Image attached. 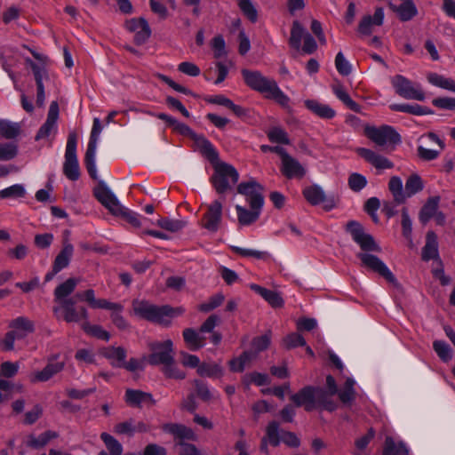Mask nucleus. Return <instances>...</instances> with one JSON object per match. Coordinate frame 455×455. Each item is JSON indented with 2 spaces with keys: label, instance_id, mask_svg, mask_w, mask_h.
Segmentation results:
<instances>
[{
  "label": "nucleus",
  "instance_id": "obj_1",
  "mask_svg": "<svg viewBox=\"0 0 455 455\" xmlns=\"http://www.w3.org/2000/svg\"><path fill=\"white\" fill-rule=\"evenodd\" d=\"M347 230L362 250L356 254V257L361 260V266L379 275L388 283L396 286L398 284L397 280L387 266L379 257L371 253L381 251L380 246L375 242L373 236L366 233L362 225L355 220L347 224Z\"/></svg>",
  "mask_w": 455,
  "mask_h": 455
},
{
  "label": "nucleus",
  "instance_id": "obj_2",
  "mask_svg": "<svg viewBox=\"0 0 455 455\" xmlns=\"http://www.w3.org/2000/svg\"><path fill=\"white\" fill-rule=\"evenodd\" d=\"M263 187L251 179L247 182H242L237 186V193L245 197L251 210L241 205H235L238 223L241 226H249L256 222L264 205Z\"/></svg>",
  "mask_w": 455,
  "mask_h": 455
},
{
  "label": "nucleus",
  "instance_id": "obj_3",
  "mask_svg": "<svg viewBox=\"0 0 455 455\" xmlns=\"http://www.w3.org/2000/svg\"><path fill=\"white\" fill-rule=\"evenodd\" d=\"M241 74L245 84L251 90L264 94L267 99L273 100L283 107L288 106L289 97L282 92L274 79L257 70L243 69Z\"/></svg>",
  "mask_w": 455,
  "mask_h": 455
},
{
  "label": "nucleus",
  "instance_id": "obj_4",
  "mask_svg": "<svg viewBox=\"0 0 455 455\" xmlns=\"http://www.w3.org/2000/svg\"><path fill=\"white\" fill-rule=\"evenodd\" d=\"M132 308L136 315L163 325H169L174 316L182 314L184 311L180 307H159L140 299L132 301Z\"/></svg>",
  "mask_w": 455,
  "mask_h": 455
},
{
  "label": "nucleus",
  "instance_id": "obj_5",
  "mask_svg": "<svg viewBox=\"0 0 455 455\" xmlns=\"http://www.w3.org/2000/svg\"><path fill=\"white\" fill-rule=\"evenodd\" d=\"M239 173L236 169L227 163L220 162L214 165L211 182L219 194H224L237 183Z\"/></svg>",
  "mask_w": 455,
  "mask_h": 455
},
{
  "label": "nucleus",
  "instance_id": "obj_6",
  "mask_svg": "<svg viewBox=\"0 0 455 455\" xmlns=\"http://www.w3.org/2000/svg\"><path fill=\"white\" fill-rule=\"evenodd\" d=\"M77 134L76 132H70L68 137L65 161L63 164V173L69 180L76 181L79 180L81 172L76 156Z\"/></svg>",
  "mask_w": 455,
  "mask_h": 455
},
{
  "label": "nucleus",
  "instance_id": "obj_7",
  "mask_svg": "<svg viewBox=\"0 0 455 455\" xmlns=\"http://www.w3.org/2000/svg\"><path fill=\"white\" fill-rule=\"evenodd\" d=\"M52 311L58 319L62 318L67 323L88 320L87 309L84 307H76V301L73 298L58 303L53 307Z\"/></svg>",
  "mask_w": 455,
  "mask_h": 455
},
{
  "label": "nucleus",
  "instance_id": "obj_8",
  "mask_svg": "<svg viewBox=\"0 0 455 455\" xmlns=\"http://www.w3.org/2000/svg\"><path fill=\"white\" fill-rule=\"evenodd\" d=\"M102 131L100 120L98 117L93 119V124L90 135V140L87 146V150L84 156V164L90 177L93 180L98 179V172L96 167V150L100 134Z\"/></svg>",
  "mask_w": 455,
  "mask_h": 455
},
{
  "label": "nucleus",
  "instance_id": "obj_9",
  "mask_svg": "<svg viewBox=\"0 0 455 455\" xmlns=\"http://www.w3.org/2000/svg\"><path fill=\"white\" fill-rule=\"evenodd\" d=\"M391 84L395 92L407 100H415L422 101L425 100V93L419 84H413L411 81L401 75H396L391 78Z\"/></svg>",
  "mask_w": 455,
  "mask_h": 455
},
{
  "label": "nucleus",
  "instance_id": "obj_10",
  "mask_svg": "<svg viewBox=\"0 0 455 455\" xmlns=\"http://www.w3.org/2000/svg\"><path fill=\"white\" fill-rule=\"evenodd\" d=\"M364 132L366 136L378 146L398 144L401 142L400 135L389 125H383L379 128L367 126Z\"/></svg>",
  "mask_w": 455,
  "mask_h": 455
},
{
  "label": "nucleus",
  "instance_id": "obj_11",
  "mask_svg": "<svg viewBox=\"0 0 455 455\" xmlns=\"http://www.w3.org/2000/svg\"><path fill=\"white\" fill-rule=\"evenodd\" d=\"M152 353L149 355L148 361L152 365L173 363V344L171 339L163 342H153L149 345Z\"/></svg>",
  "mask_w": 455,
  "mask_h": 455
},
{
  "label": "nucleus",
  "instance_id": "obj_12",
  "mask_svg": "<svg viewBox=\"0 0 455 455\" xmlns=\"http://www.w3.org/2000/svg\"><path fill=\"white\" fill-rule=\"evenodd\" d=\"M93 194L98 201L113 214L120 212L123 205H121L115 194L104 181L100 180L98 183L97 187L94 188Z\"/></svg>",
  "mask_w": 455,
  "mask_h": 455
},
{
  "label": "nucleus",
  "instance_id": "obj_13",
  "mask_svg": "<svg viewBox=\"0 0 455 455\" xmlns=\"http://www.w3.org/2000/svg\"><path fill=\"white\" fill-rule=\"evenodd\" d=\"M59 104L57 101H52L49 107L47 118L39 128L35 140H41L49 138L52 134L57 132V121L59 118Z\"/></svg>",
  "mask_w": 455,
  "mask_h": 455
},
{
  "label": "nucleus",
  "instance_id": "obj_14",
  "mask_svg": "<svg viewBox=\"0 0 455 455\" xmlns=\"http://www.w3.org/2000/svg\"><path fill=\"white\" fill-rule=\"evenodd\" d=\"M305 199L312 205L323 204V208L330 211L335 207V202L332 198H328L323 189L318 185L306 187L302 192Z\"/></svg>",
  "mask_w": 455,
  "mask_h": 455
},
{
  "label": "nucleus",
  "instance_id": "obj_15",
  "mask_svg": "<svg viewBox=\"0 0 455 455\" xmlns=\"http://www.w3.org/2000/svg\"><path fill=\"white\" fill-rule=\"evenodd\" d=\"M56 355L48 360L45 367L41 371H36L29 374L28 379L32 384L46 382L53 376L60 372L65 366L64 362L55 361Z\"/></svg>",
  "mask_w": 455,
  "mask_h": 455
},
{
  "label": "nucleus",
  "instance_id": "obj_16",
  "mask_svg": "<svg viewBox=\"0 0 455 455\" xmlns=\"http://www.w3.org/2000/svg\"><path fill=\"white\" fill-rule=\"evenodd\" d=\"M281 172L289 180H300L306 175L307 171L296 158L287 154L281 160Z\"/></svg>",
  "mask_w": 455,
  "mask_h": 455
},
{
  "label": "nucleus",
  "instance_id": "obj_17",
  "mask_svg": "<svg viewBox=\"0 0 455 455\" xmlns=\"http://www.w3.org/2000/svg\"><path fill=\"white\" fill-rule=\"evenodd\" d=\"M315 387L307 386L291 395V400L297 407H304L307 411L315 409Z\"/></svg>",
  "mask_w": 455,
  "mask_h": 455
},
{
  "label": "nucleus",
  "instance_id": "obj_18",
  "mask_svg": "<svg viewBox=\"0 0 455 455\" xmlns=\"http://www.w3.org/2000/svg\"><path fill=\"white\" fill-rule=\"evenodd\" d=\"M222 216V204L219 201L212 202L207 212L204 216L203 227L211 232H216L219 228Z\"/></svg>",
  "mask_w": 455,
  "mask_h": 455
},
{
  "label": "nucleus",
  "instance_id": "obj_19",
  "mask_svg": "<svg viewBox=\"0 0 455 455\" xmlns=\"http://www.w3.org/2000/svg\"><path fill=\"white\" fill-rule=\"evenodd\" d=\"M384 10L378 7L373 16L365 15L362 18L358 25V32L363 36H369L372 33L373 26H381L384 21Z\"/></svg>",
  "mask_w": 455,
  "mask_h": 455
},
{
  "label": "nucleus",
  "instance_id": "obj_20",
  "mask_svg": "<svg viewBox=\"0 0 455 455\" xmlns=\"http://www.w3.org/2000/svg\"><path fill=\"white\" fill-rule=\"evenodd\" d=\"M125 403L132 407H141L143 404L154 405L156 403L150 393L137 389H126Z\"/></svg>",
  "mask_w": 455,
  "mask_h": 455
},
{
  "label": "nucleus",
  "instance_id": "obj_21",
  "mask_svg": "<svg viewBox=\"0 0 455 455\" xmlns=\"http://www.w3.org/2000/svg\"><path fill=\"white\" fill-rule=\"evenodd\" d=\"M9 327L18 339L26 338L35 331L34 323L25 316H19L12 320Z\"/></svg>",
  "mask_w": 455,
  "mask_h": 455
},
{
  "label": "nucleus",
  "instance_id": "obj_22",
  "mask_svg": "<svg viewBox=\"0 0 455 455\" xmlns=\"http://www.w3.org/2000/svg\"><path fill=\"white\" fill-rule=\"evenodd\" d=\"M356 152L377 169L383 170L394 167V164L390 160L383 156L376 154L371 149L359 148L356 149Z\"/></svg>",
  "mask_w": 455,
  "mask_h": 455
},
{
  "label": "nucleus",
  "instance_id": "obj_23",
  "mask_svg": "<svg viewBox=\"0 0 455 455\" xmlns=\"http://www.w3.org/2000/svg\"><path fill=\"white\" fill-rule=\"evenodd\" d=\"M73 253L74 246L68 242V239H65L63 241L60 251L58 253L53 261L54 273H59L60 270L69 265Z\"/></svg>",
  "mask_w": 455,
  "mask_h": 455
},
{
  "label": "nucleus",
  "instance_id": "obj_24",
  "mask_svg": "<svg viewBox=\"0 0 455 455\" xmlns=\"http://www.w3.org/2000/svg\"><path fill=\"white\" fill-rule=\"evenodd\" d=\"M421 258L424 261L439 259L437 236L435 232L428 231L426 236V244L422 248Z\"/></svg>",
  "mask_w": 455,
  "mask_h": 455
},
{
  "label": "nucleus",
  "instance_id": "obj_25",
  "mask_svg": "<svg viewBox=\"0 0 455 455\" xmlns=\"http://www.w3.org/2000/svg\"><path fill=\"white\" fill-rule=\"evenodd\" d=\"M315 409L326 410L328 411H333L337 408V403L332 400L333 394L321 388L315 387Z\"/></svg>",
  "mask_w": 455,
  "mask_h": 455
},
{
  "label": "nucleus",
  "instance_id": "obj_26",
  "mask_svg": "<svg viewBox=\"0 0 455 455\" xmlns=\"http://www.w3.org/2000/svg\"><path fill=\"white\" fill-rule=\"evenodd\" d=\"M305 106L315 115L321 118L331 119L335 116L336 112L329 105L322 103L315 100H307Z\"/></svg>",
  "mask_w": 455,
  "mask_h": 455
},
{
  "label": "nucleus",
  "instance_id": "obj_27",
  "mask_svg": "<svg viewBox=\"0 0 455 455\" xmlns=\"http://www.w3.org/2000/svg\"><path fill=\"white\" fill-rule=\"evenodd\" d=\"M102 355L113 367L122 368L126 358V350L122 347H109L102 351Z\"/></svg>",
  "mask_w": 455,
  "mask_h": 455
},
{
  "label": "nucleus",
  "instance_id": "obj_28",
  "mask_svg": "<svg viewBox=\"0 0 455 455\" xmlns=\"http://www.w3.org/2000/svg\"><path fill=\"white\" fill-rule=\"evenodd\" d=\"M77 283V279L68 278L64 283L58 285L54 290L55 303H61V301L68 299L69 298H68V296L75 291Z\"/></svg>",
  "mask_w": 455,
  "mask_h": 455
},
{
  "label": "nucleus",
  "instance_id": "obj_29",
  "mask_svg": "<svg viewBox=\"0 0 455 455\" xmlns=\"http://www.w3.org/2000/svg\"><path fill=\"white\" fill-rule=\"evenodd\" d=\"M163 430L166 433L173 435L180 439L194 440L196 435L194 431L181 424L169 423L163 427Z\"/></svg>",
  "mask_w": 455,
  "mask_h": 455
},
{
  "label": "nucleus",
  "instance_id": "obj_30",
  "mask_svg": "<svg viewBox=\"0 0 455 455\" xmlns=\"http://www.w3.org/2000/svg\"><path fill=\"white\" fill-rule=\"evenodd\" d=\"M32 54L36 59L40 60L42 63L36 64L29 59H28L26 61L32 68L36 85H39V84L44 85L43 80L44 78H47V76H48L45 67H44V60H46V58L44 56H41L39 53H37L36 52H32Z\"/></svg>",
  "mask_w": 455,
  "mask_h": 455
},
{
  "label": "nucleus",
  "instance_id": "obj_31",
  "mask_svg": "<svg viewBox=\"0 0 455 455\" xmlns=\"http://www.w3.org/2000/svg\"><path fill=\"white\" fill-rule=\"evenodd\" d=\"M439 202V196H432L427 199L419 214V219L422 224L427 223L434 217L438 211Z\"/></svg>",
  "mask_w": 455,
  "mask_h": 455
},
{
  "label": "nucleus",
  "instance_id": "obj_32",
  "mask_svg": "<svg viewBox=\"0 0 455 455\" xmlns=\"http://www.w3.org/2000/svg\"><path fill=\"white\" fill-rule=\"evenodd\" d=\"M251 288L266 299L272 307H281L283 305V299L279 292L266 289L258 284H252Z\"/></svg>",
  "mask_w": 455,
  "mask_h": 455
},
{
  "label": "nucleus",
  "instance_id": "obj_33",
  "mask_svg": "<svg viewBox=\"0 0 455 455\" xmlns=\"http://www.w3.org/2000/svg\"><path fill=\"white\" fill-rule=\"evenodd\" d=\"M388 189L392 194L395 204H401L405 202L404 188L403 186V180L400 177L393 176L390 178L388 182Z\"/></svg>",
  "mask_w": 455,
  "mask_h": 455
},
{
  "label": "nucleus",
  "instance_id": "obj_34",
  "mask_svg": "<svg viewBox=\"0 0 455 455\" xmlns=\"http://www.w3.org/2000/svg\"><path fill=\"white\" fill-rule=\"evenodd\" d=\"M427 79L434 86L455 92V81L435 72L428 73Z\"/></svg>",
  "mask_w": 455,
  "mask_h": 455
},
{
  "label": "nucleus",
  "instance_id": "obj_35",
  "mask_svg": "<svg viewBox=\"0 0 455 455\" xmlns=\"http://www.w3.org/2000/svg\"><path fill=\"white\" fill-rule=\"evenodd\" d=\"M183 338L190 350L196 351L204 346V337L201 336L192 328L183 331Z\"/></svg>",
  "mask_w": 455,
  "mask_h": 455
},
{
  "label": "nucleus",
  "instance_id": "obj_36",
  "mask_svg": "<svg viewBox=\"0 0 455 455\" xmlns=\"http://www.w3.org/2000/svg\"><path fill=\"white\" fill-rule=\"evenodd\" d=\"M196 372L201 377H207L212 379H220L224 374V371L221 365L216 363H203L197 368Z\"/></svg>",
  "mask_w": 455,
  "mask_h": 455
},
{
  "label": "nucleus",
  "instance_id": "obj_37",
  "mask_svg": "<svg viewBox=\"0 0 455 455\" xmlns=\"http://www.w3.org/2000/svg\"><path fill=\"white\" fill-rule=\"evenodd\" d=\"M390 108L394 111L408 113L415 116H424L433 113L431 109L419 104H392Z\"/></svg>",
  "mask_w": 455,
  "mask_h": 455
},
{
  "label": "nucleus",
  "instance_id": "obj_38",
  "mask_svg": "<svg viewBox=\"0 0 455 455\" xmlns=\"http://www.w3.org/2000/svg\"><path fill=\"white\" fill-rule=\"evenodd\" d=\"M192 140L196 142L202 153L207 156L211 161L218 158V153L212 144L203 135L195 133Z\"/></svg>",
  "mask_w": 455,
  "mask_h": 455
},
{
  "label": "nucleus",
  "instance_id": "obj_39",
  "mask_svg": "<svg viewBox=\"0 0 455 455\" xmlns=\"http://www.w3.org/2000/svg\"><path fill=\"white\" fill-rule=\"evenodd\" d=\"M302 25L298 21L294 20L291 29V36L289 38V44L293 49L299 51L301 47V40L304 39L307 34Z\"/></svg>",
  "mask_w": 455,
  "mask_h": 455
},
{
  "label": "nucleus",
  "instance_id": "obj_40",
  "mask_svg": "<svg viewBox=\"0 0 455 455\" xmlns=\"http://www.w3.org/2000/svg\"><path fill=\"white\" fill-rule=\"evenodd\" d=\"M57 437L58 434L51 430L45 431L38 436L30 435L28 438L27 445L34 449H39L45 446L51 440Z\"/></svg>",
  "mask_w": 455,
  "mask_h": 455
},
{
  "label": "nucleus",
  "instance_id": "obj_41",
  "mask_svg": "<svg viewBox=\"0 0 455 455\" xmlns=\"http://www.w3.org/2000/svg\"><path fill=\"white\" fill-rule=\"evenodd\" d=\"M424 188V182L418 174H411L405 181L404 194L405 200L417 193L422 191Z\"/></svg>",
  "mask_w": 455,
  "mask_h": 455
},
{
  "label": "nucleus",
  "instance_id": "obj_42",
  "mask_svg": "<svg viewBox=\"0 0 455 455\" xmlns=\"http://www.w3.org/2000/svg\"><path fill=\"white\" fill-rule=\"evenodd\" d=\"M402 21H408L418 13L417 8L411 0H406L398 7L394 8Z\"/></svg>",
  "mask_w": 455,
  "mask_h": 455
},
{
  "label": "nucleus",
  "instance_id": "obj_43",
  "mask_svg": "<svg viewBox=\"0 0 455 455\" xmlns=\"http://www.w3.org/2000/svg\"><path fill=\"white\" fill-rule=\"evenodd\" d=\"M355 382L352 378H347L344 387L338 392L339 400L345 404H350L355 398L354 388Z\"/></svg>",
  "mask_w": 455,
  "mask_h": 455
},
{
  "label": "nucleus",
  "instance_id": "obj_44",
  "mask_svg": "<svg viewBox=\"0 0 455 455\" xmlns=\"http://www.w3.org/2000/svg\"><path fill=\"white\" fill-rule=\"evenodd\" d=\"M20 132V126L18 123L9 120H0V134L2 137L11 140L16 138Z\"/></svg>",
  "mask_w": 455,
  "mask_h": 455
},
{
  "label": "nucleus",
  "instance_id": "obj_45",
  "mask_svg": "<svg viewBox=\"0 0 455 455\" xmlns=\"http://www.w3.org/2000/svg\"><path fill=\"white\" fill-rule=\"evenodd\" d=\"M409 451L403 443H395L392 437L387 436L385 441L383 455H408Z\"/></svg>",
  "mask_w": 455,
  "mask_h": 455
},
{
  "label": "nucleus",
  "instance_id": "obj_46",
  "mask_svg": "<svg viewBox=\"0 0 455 455\" xmlns=\"http://www.w3.org/2000/svg\"><path fill=\"white\" fill-rule=\"evenodd\" d=\"M333 92L336 97L341 100L349 109L355 112H360L361 107L355 101H354L346 90L341 85H337L333 87Z\"/></svg>",
  "mask_w": 455,
  "mask_h": 455
},
{
  "label": "nucleus",
  "instance_id": "obj_47",
  "mask_svg": "<svg viewBox=\"0 0 455 455\" xmlns=\"http://www.w3.org/2000/svg\"><path fill=\"white\" fill-rule=\"evenodd\" d=\"M282 432L279 424L276 421H271L267 427L266 436L264 437L267 438L269 444L278 446L282 441Z\"/></svg>",
  "mask_w": 455,
  "mask_h": 455
},
{
  "label": "nucleus",
  "instance_id": "obj_48",
  "mask_svg": "<svg viewBox=\"0 0 455 455\" xmlns=\"http://www.w3.org/2000/svg\"><path fill=\"white\" fill-rule=\"evenodd\" d=\"M268 140L273 143L289 145L291 143L288 133L281 127L275 126L267 132Z\"/></svg>",
  "mask_w": 455,
  "mask_h": 455
},
{
  "label": "nucleus",
  "instance_id": "obj_49",
  "mask_svg": "<svg viewBox=\"0 0 455 455\" xmlns=\"http://www.w3.org/2000/svg\"><path fill=\"white\" fill-rule=\"evenodd\" d=\"M433 348L443 362L447 363L451 359L452 350L445 341L435 340L433 342Z\"/></svg>",
  "mask_w": 455,
  "mask_h": 455
},
{
  "label": "nucleus",
  "instance_id": "obj_50",
  "mask_svg": "<svg viewBox=\"0 0 455 455\" xmlns=\"http://www.w3.org/2000/svg\"><path fill=\"white\" fill-rule=\"evenodd\" d=\"M100 438L111 455H122L123 446L115 437L108 433H102Z\"/></svg>",
  "mask_w": 455,
  "mask_h": 455
},
{
  "label": "nucleus",
  "instance_id": "obj_51",
  "mask_svg": "<svg viewBox=\"0 0 455 455\" xmlns=\"http://www.w3.org/2000/svg\"><path fill=\"white\" fill-rule=\"evenodd\" d=\"M82 328L84 329V331L86 333H88L93 337H96L98 339H100L103 340H108L110 338V335L108 331L103 330L99 325H91L89 323L88 320H86L85 322H83Z\"/></svg>",
  "mask_w": 455,
  "mask_h": 455
},
{
  "label": "nucleus",
  "instance_id": "obj_52",
  "mask_svg": "<svg viewBox=\"0 0 455 455\" xmlns=\"http://www.w3.org/2000/svg\"><path fill=\"white\" fill-rule=\"evenodd\" d=\"M157 225L165 230L178 232L185 227V222L179 220L162 218L157 220Z\"/></svg>",
  "mask_w": 455,
  "mask_h": 455
},
{
  "label": "nucleus",
  "instance_id": "obj_53",
  "mask_svg": "<svg viewBox=\"0 0 455 455\" xmlns=\"http://www.w3.org/2000/svg\"><path fill=\"white\" fill-rule=\"evenodd\" d=\"M115 215L122 216L127 222L135 228H140L142 225L141 216L124 206L121 207L120 212H117Z\"/></svg>",
  "mask_w": 455,
  "mask_h": 455
},
{
  "label": "nucleus",
  "instance_id": "obj_54",
  "mask_svg": "<svg viewBox=\"0 0 455 455\" xmlns=\"http://www.w3.org/2000/svg\"><path fill=\"white\" fill-rule=\"evenodd\" d=\"M239 8L243 13L251 21L256 22L258 20V12L251 0H239Z\"/></svg>",
  "mask_w": 455,
  "mask_h": 455
},
{
  "label": "nucleus",
  "instance_id": "obj_55",
  "mask_svg": "<svg viewBox=\"0 0 455 455\" xmlns=\"http://www.w3.org/2000/svg\"><path fill=\"white\" fill-rule=\"evenodd\" d=\"M224 299L223 294L217 293L212 296L206 302L200 304L198 309L202 312H210L220 307L223 303Z\"/></svg>",
  "mask_w": 455,
  "mask_h": 455
},
{
  "label": "nucleus",
  "instance_id": "obj_56",
  "mask_svg": "<svg viewBox=\"0 0 455 455\" xmlns=\"http://www.w3.org/2000/svg\"><path fill=\"white\" fill-rule=\"evenodd\" d=\"M25 196V188L20 184H15L0 190V198H19Z\"/></svg>",
  "mask_w": 455,
  "mask_h": 455
},
{
  "label": "nucleus",
  "instance_id": "obj_57",
  "mask_svg": "<svg viewBox=\"0 0 455 455\" xmlns=\"http://www.w3.org/2000/svg\"><path fill=\"white\" fill-rule=\"evenodd\" d=\"M18 154V147L15 143L0 144V161L13 159Z\"/></svg>",
  "mask_w": 455,
  "mask_h": 455
},
{
  "label": "nucleus",
  "instance_id": "obj_58",
  "mask_svg": "<svg viewBox=\"0 0 455 455\" xmlns=\"http://www.w3.org/2000/svg\"><path fill=\"white\" fill-rule=\"evenodd\" d=\"M367 185V180L366 178L357 172H354L350 174L348 177V186L351 190L355 192H359L363 188H364Z\"/></svg>",
  "mask_w": 455,
  "mask_h": 455
},
{
  "label": "nucleus",
  "instance_id": "obj_59",
  "mask_svg": "<svg viewBox=\"0 0 455 455\" xmlns=\"http://www.w3.org/2000/svg\"><path fill=\"white\" fill-rule=\"evenodd\" d=\"M243 382L246 385L254 383L256 386H264L269 384V378L265 373L251 372L243 377Z\"/></svg>",
  "mask_w": 455,
  "mask_h": 455
},
{
  "label": "nucleus",
  "instance_id": "obj_60",
  "mask_svg": "<svg viewBox=\"0 0 455 455\" xmlns=\"http://www.w3.org/2000/svg\"><path fill=\"white\" fill-rule=\"evenodd\" d=\"M193 385L196 388V395L204 402L212 399V392L206 383L200 379H194Z\"/></svg>",
  "mask_w": 455,
  "mask_h": 455
},
{
  "label": "nucleus",
  "instance_id": "obj_61",
  "mask_svg": "<svg viewBox=\"0 0 455 455\" xmlns=\"http://www.w3.org/2000/svg\"><path fill=\"white\" fill-rule=\"evenodd\" d=\"M212 48L213 50L214 58L220 59L226 56V44L222 36H217L212 40Z\"/></svg>",
  "mask_w": 455,
  "mask_h": 455
},
{
  "label": "nucleus",
  "instance_id": "obj_62",
  "mask_svg": "<svg viewBox=\"0 0 455 455\" xmlns=\"http://www.w3.org/2000/svg\"><path fill=\"white\" fill-rule=\"evenodd\" d=\"M335 66L338 72L342 76H348L351 73V65L341 52H338L336 55Z\"/></svg>",
  "mask_w": 455,
  "mask_h": 455
},
{
  "label": "nucleus",
  "instance_id": "obj_63",
  "mask_svg": "<svg viewBox=\"0 0 455 455\" xmlns=\"http://www.w3.org/2000/svg\"><path fill=\"white\" fill-rule=\"evenodd\" d=\"M151 36V29L147 20L135 32L134 41L137 44H144Z\"/></svg>",
  "mask_w": 455,
  "mask_h": 455
},
{
  "label": "nucleus",
  "instance_id": "obj_64",
  "mask_svg": "<svg viewBox=\"0 0 455 455\" xmlns=\"http://www.w3.org/2000/svg\"><path fill=\"white\" fill-rule=\"evenodd\" d=\"M164 373L166 377L175 379H183L186 377L185 372L180 371L176 364L173 363H168L164 365Z\"/></svg>",
  "mask_w": 455,
  "mask_h": 455
}]
</instances>
